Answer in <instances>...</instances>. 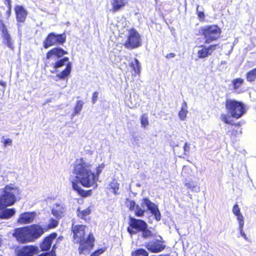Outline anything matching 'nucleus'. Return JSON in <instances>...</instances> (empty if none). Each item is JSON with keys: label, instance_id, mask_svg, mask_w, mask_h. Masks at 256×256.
Masks as SVG:
<instances>
[{"label": "nucleus", "instance_id": "obj_7", "mask_svg": "<svg viewBox=\"0 0 256 256\" xmlns=\"http://www.w3.org/2000/svg\"><path fill=\"white\" fill-rule=\"evenodd\" d=\"M66 41V34L64 33L56 34L54 32H50L44 41L43 46L44 48H48L52 46L62 44Z\"/></svg>", "mask_w": 256, "mask_h": 256}, {"label": "nucleus", "instance_id": "obj_4", "mask_svg": "<svg viewBox=\"0 0 256 256\" xmlns=\"http://www.w3.org/2000/svg\"><path fill=\"white\" fill-rule=\"evenodd\" d=\"M44 228L38 224H32L15 230L14 236L16 240L22 243L34 242L44 233Z\"/></svg>", "mask_w": 256, "mask_h": 256}, {"label": "nucleus", "instance_id": "obj_44", "mask_svg": "<svg viewBox=\"0 0 256 256\" xmlns=\"http://www.w3.org/2000/svg\"><path fill=\"white\" fill-rule=\"evenodd\" d=\"M4 146L6 148L8 146L12 144V140L10 138L4 139Z\"/></svg>", "mask_w": 256, "mask_h": 256}, {"label": "nucleus", "instance_id": "obj_49", "mask_svg": "<svg viewBox=\"0 0 256 256\" xmlns=\"http://www.w3.org/2000/svg\"><path fill=\"white\" fill-rule=\"evenodd\" d=\"M0 85L2 86L3 88V92L5 90L6 88V83L4 81H0Z\"/></svg>", "mask_w": 256, "mask_h": 256}, {"label": "nucleus", "instance_id": "obj_23", "mask_svg": "<svg viewBox=\"0 0 256 256\" xmlns=\"http://www.w3.org/2000/svg\"><path fill=\"white\" fill-rule=\"evenodd\" d=\"M188 112L187 104L185 101H184L182 104L180 110L178 113V116L180 120H185Z\"/></svg>", "mask_w": 256, "mask_h": 256}, {"label": "nucleus", "instance_id": "obj_10", "mask_svg": "<svg viewBox=\"0 0 256 256\" xmlns=\"http://www.w3.org/2000/svg\"><path fill=\"white\" fill-rule=\"evenodd\" d=\"M144 206L147 208V210L150 211V213L154 216V218L157 222L160 220L161 214L157 205L151 202L148 198H144L141 203V206L144 208Z\"/></svg>", "mask_w": 256, "mask_h": 256}, {"label": "nucleus", "instance_id": "obj_16", "mask_svg": "<svg viewBox=\"0 0 256 256\" xmlns=\"http://www.w3.org/2000/svg\"><path fill=\"white\" fill-rule=\"evenodd\" d=\"M16 21L24 23L26 18L28 12L22 6H16L14 8Z\"/></svg>", "mask_w": 256, "mask_h": 256}, {"label": "nucleus", "instance_id": "obj_29", "mask_svg": "<svg viewBox=\"0 0 256 256\" xmlns=\"http://www.w3.org/2000/svg\"><path fill=\"white\" fill-rule=\"evenodd\" d=\"M84 102L82 100H78L76 105L74 108V112L72 114V116L74 117L76 114H78L82 110Z\"/></svg>", "mask_w": 256, "mask_h": 256}, {"label": "nucleus", "instance_id": "obj_19", "mask_svg": "<svg viewBox=\"0 0 256 256\" xmlns=\"http://www.w3.org/2000/svg\"><path fill=\"white\" fill-rule=\"evenodd\" d=\"M128 0H110L112 6V11L115 12L119 10L128 3Z\"/></svg>", "mask_w": 256, "mask_h": 256}, {"label": "nucleus", "instance_id": "obj_2", "mask_svg": "<svg viewBox=\"0 0 256 256\" xmlns=\"http://www.w3.org/2000/svg\"><path fill=\"white\" fill-rule=\"evenodd\" d=\"M85 228L84 225H76L72 228L74 241L80 244L78 251L80 254H86L94 246V238L92 234L85 237Z\"/></svg>", "mask_w": 256, "mask_h": 256}, {"label": "nucleus", "instance_id": "obj_40", "mask_svg": "<svg viewBox=\"0 0 256 256\" xmlns=\"http://www.w3.org/2000/svg\"><path fill=\"white\" fill-rule=\"evenodd\" d=\"M220 119L222 121L227 124H230L231 121L230 120V117L226 114H222L220 116Z\"/></svg>", "mask_w": 256, "mask_h": 256}, {"label": "nucleus", "instance_id": "obj_12", "mask_svg": "<svg viewBox=\"0 0 256 256\" xmlns=\"http://www.w3.org/2000/svg\"><path fill=\"white\" fill-rule=\"evenodd\" d=\"M38 251V248L34 246H19L15 250L17 256H32Z\"/></svg>", "mask_w": 256, "mask_h": 256}, {"label": "nucleus", "instance_id": "obj_17", "mask_svg": "<svg viewBox=\"0 0 256 256\" xmlns=\"http://www.w3.org/2000/svg\"><path fill=\"white\" fill-rule=\"evenodd\" d=\"M36 216L35 212H26L22 214L18 220L20 224H26L32 222Z\"/></svg>", "mask_w": 256, "mask_h": 256}, {"label": "nucleus", "instance_id": "obj_1", "mask_svg": "<svg viewBox=\"0 0 256 256\" xmlns=\"http://www.w3.org/2000/svg\"><path fill=\"white\" fill-rule=\"evenodd\" d=\"M104 164L98 165L96 168V174L91 170V164L82 158L76 160L72 172L76 175L78 182L83 186L90 188L97 186L96 180L104 168Z\"/></svg>", "mask_w": 256, "mask_h": 256}, {"label": "nucleus", "instance_id": "obj_15", "mask_svg": "<svg viewBox=\"0 0 256 256\" xmlns=\"http://www.w3.org/2000/svg\"><path fill=\"white\" fill-rule=\"evenodd\" d=\"M57 234L53 232L49 236H46L42 240L40 245V249L42 251H48L52 246V244L54 240L56 239Z\"/></svg>", "mask_w": 256, "mask_h": 256}, {"label": "nucleus", "instance_id": "obj_6", "mask_svg": "<svg viewBox=\"0 0 256 256\" xmlns=\"http://www.w3.org/2000/svg\"><path fill=\"white\" fill-rule=\"evenodd\" d=\"M226 107L231 116L236 119L242 117L246 111L244 104L234 100H226Z\"/></svg>", "mask_w": 256, "mask_h": 256}, {"label": "nucleus", "instance_id": "obj_39", "mask_svg": "<svg viewBox=\"0 0 256 256\" xmlns=\"http://www.w3.org/2000/svg\"><path fill=\"white\" fill-rule=\"evenodd\" d=\"M237 217V220L238 222L239 226L240 227H244V218L242 214H238V216H236Z\"/></svg>", "mask_w": 256, "mask_h": 256}, {"label": "nucleus", "instance_id": "obj_5", "mask_svg": "<svg viewBox=\"0 0 256 256\" xmlns=\"http://www.w3.org/2000/svg\"><path fill=\"white\" fill-rule=\"evenodd\" d=\"M200 32L204 37V44H208L220 37L221 30L217 25L205 26L201 27Z\"/></svg>", "mask_w": 256, "mask_h": 256}, {"label": "nucleus", "instance_id": "obj_51", "mask_svg": "<svg viewBox=\"0 0 256 256\" xmlns=\"http://www.w3.org/2000/svg\"><path fill=\"white\" fill-rule=\"evenodd\" d=\"M236 132V134L238 133H239L240 134H242V128H238V130H232V133L234 134V132Z\"/></svg>", "mask_w": 256, "mask_h": 256}, {"label": "nucleus", "instance_id": "obj_25", "mask_svg": "<svg viewBox=\"0 0 256 256\" xmlns=\"http://www.w3.org/2000/svg\"><path fill=\"white\" fill-rule=\"evenodd\" d=\"M130 66L136 74H140L141 66L140 62L137 58H135L134 60L130 62Z\"/></svg>", "mask_w": 256, "mask_h": 256}, {"label": "nucleus", "instance_id": "obj_52", "mask_svg": "<svg viewBox=\"0 0 256 256\" xmlns=\"http://www.w3.org/2000/svg\"><path fill=\"white\" fill-rule=\"evenodd\" d=\"M10 14H11V10H8L6 12V15L8 18L10 16Z\"/></svg>", "mask_w": 256, "mask_h": 256}, {"label": "nucleus", "instance_id": "obj_55", "mask_svg": "<svg viewBox=\"0 0 256 256\" xmlns=\"http://www.w3.org/2000/svg\"><path fill=\"white\" fill-rule=\"evenodd\" d=\"M235 125L239 126L240 125V124L238 122L236 124H235Z\"/></svg>", "mask_w": 256, "mask_h": 256}, {"label": "nucleus", "instance_id": "obj_8", "mask_svg": "<svg viewBox=\"0 0 256 256\" xmlns=\"http://www.w3.org/2000/svg\"><path fill=\"white\" fill-rule=\"evenodd\" d=\"M127 48L133 49L141 46V38L138 32L134 28L128 30V38L124 44Z\"/></svg>", "mask_w": 256, "mask_h": 256}, {"label": "nucleus", "instance_id": "obj_21", "mask_svg": "<svg viewBox=\"0 0 256 256\" xmlns=\"http://www.w3.org/2000/svg\"><path fill=\"white\" fill-rule=\"evenodd\" d=\"M72 64L71 62H68L66 65V68L62 72L58 73L56 76L60 80H64L69 76L71 72Z\"/></svg>", "mask_w": 256, "mask_h": 256}, {"label": "nucleus", "instance_id": "obj_45", "mask_svg": "<svg viewBox=\"0 0 256 256\" xmlns=\"http://www.w3.org/2000/svg\"><path fill=\"white\" fill-rule=\"evenodd\" d=\"M98 92H95L93 93L92 102V104H95L98 98Z\"/></svg>", "mask_w": 256, "mask_h": 256}, {"label": "nucleus", "instance_id": "obj_32", "mask_svg": "<svg viewBox=\"0 0 256 256\" xmlns=\"http://www.w3.org/2000/svg\"><path fill=\"white\" fill-rule=\"evenodd\" d=\"M126 205L130 210L134 211L138 204H136L134 200L129 198H126Z\"/></svg>", "mask_w": 256, "mask_h": 256}, {"label": "nucleus", "instance_id": "obj_37", "mask_svg": "<svg viewBox=\"0 0 256 256\" xmlns=\"http://www.w3.org/2000/svg\"><path fill=\"white\" fill-rule=\"evenodd\" d=\"M63 239L62 236H59L56 239V243L54 244L52 246V250L50 252V256H56L55 254V250L56 248V244L62 241Z\"/></svg>", "mask_w": 256, "mask_h": 256}, {"label": "nucleus", "instance_id": "obj_54", "mask_svg": "<svg viewBox=\"0 0 256 256\" xmlns=\"http://www.w3.org/2000/svg\"><path fill=\"white\" fill-rule=\"evenodd\" d=\"M10 3H11V0H5V4H10Z\"/></svg>", "mask_w": 256, "mask_h": 256}, {"label": "nucleus", "instance_id": "obj_53", "mask_svg": "<svg viewBox=\"0 0 256 256\" xmlns=\"http://www.w3.org/2000/svg\"><path fill=\"white\" fill-rule=\"evenodd\" d=\"M7 5L8 6V10H11V8H12L11 3L8 4H7Z\"/></svg>", "mask_w": 256, "mask_h": 256}, {"label": "nucleus", "instance_id": "obj_33", "mask_svg": "<svg viewBox=\"0 0 256 256\" xmlns=\"http://www.w3.org/2000/svg\"><path fill=\"white\" fill-rule=\"evenodd\" d=\"M142 236L144 239L150 238L153 237V234L148 228H144L142 230Z\"/></svg>", "mask_w": 256, "mask_h": 256}, {"label": "nucleus", "instance_id": "obj_43", "mask_svg": "<svg viewBox=\"0 0 256 256\" xmlns=\"http://www.w3.org/2000/svg\"><path fill=\"white\" fill-rule=\"evenodd\" d=\"M104 252V250H103L102 248H100L92 253L90 256H98L100 254L103 253Z\"/></svg>", "mask_w": 256, "mask_h": 256}, {"label": "nucleus", "instance_id": "obj_31", "mask_svg": "<svg viewBox=\"0 0 256 256\" xmlns=\"http://www.w3.org/2000/svg\"><path fill=\"white\" fill-rule=\"evenodd\" d=\"M148 252L144 248H138L132 252V256H148Z\"/></svg>", "mask_w": 256, "mask_h": 256}, {"label": "nucleus", "instance_id": "obj_18", "mask_svg": "<svg viewBox=\"0 0 256 256\" xmlns=\"http://www.w3.org/2000/svg\"><path fill=\"white\" fill-rule=\"evenodd\" d=\"M68 54V52L60 48H55L49 50L46 56L47 59H50L52 56H56L58 58L63 56L64 54Z\"/></svg>", "mask_w": 256, "mask_h": 256}, {"label": "nucleus", "instance_id": "obj_11", "mask_svg": "<svg viewBox=\"0 0 256 256\" xmlns=\"http://www.w3.org/2000/svg\"><path fill=\"white\" fill-rule=\"evenodd\" d=\"M0 30L2 32V43L11 50H14V41L5 24L0 20Z\"/></svg>", "mask_w": 256, "mask_h": 256}, {"label": "nucleus", "instance_id": "obj_42", "mask_svg": "<svg viewBox=\"0 0 256 256\" xmlns=\"http://www.w3.org/2000/svg\"><path fill=\"white\" fill-rule=\"evenodd\" d=\"M199 6H198L196 8V12L200 20H203L204 18V14L203 12L198 10Z\"/></svg>", "mask_w": 256, "mask_h": 256}, {"label": "nucleus", "instance_id": "obj_28", "mask_svg": "<svg viewBox=\"0 0 256 256\" xmlns=\"http://www.w3.org/2000/svg\"><path fill=\"white\" fill-rule=\"evenodd\" d=\"M256 78V68L248 72L246 74V78L249 82H254Z\"/></svg>", "mask_w": 256, "mask_h": 256}, {"label": "nucleus", "instance_id": "obj_50", "mask_svg": "<svg viewBox=\"0 0 256 256\" xmlns=\"http://www.w3.org/2000/svg\"><path fill=\"white\" fill-rule=\"evenodd\" d=\"M176 56V54H174V53H170V54H168L166 56V57L168 58H174V56Z\"/></svg>", "mask_w": 256, "mask_h": 256}, {"label": "nucleus", "instance_id": "obj_13", "mask_svg": "<svg viewBox=\"0 0 256 256\" xmlns=\"http://www.w3.org/2000/svg\"><path fill=\"white\" fill-rule=\"evenodd\" d=\"M129 219L130 227L137 230L138 232H141L144 228H148L147 223L144 220L137 219L132 216H130Z\"/></svg>", "mask_w": 256, "mask_h": 256}, {"label": "nucleus", "instance_id": "obj_20", "mask_svg": "<svg viewBox=\"0 0 256 256\" xmlns=\"http://www.w3.org/2000/svg\"><path fill=\"white\" fill-rule=\"evenodd\" d=\"M64 208L60 204H56L52 210V214L58 219L64 216Z\"/></svg>", "mask_w": 256, "mask_h": 256}, {"label": "nucleus", "instance_id": "obj_14", "mask_svg": "<svg viewBox=\"0 0 256 256\" xmlns=\"http://www.w3.org/2000/svg\"><path fill=\"white\" fill-rule=\"evenodd\" d=\"M144 246L150 252H158L164 249L166 246L160 244L158 240L146 242Z\"/></svg>", "mask_w": 256, "mask_h": 256}, {"label": "nucleus", "instance_id": "obj_34", "mask_svg": "<svg viewBox=\"0 0 256 256\" xmlns=\"http://www.w3.org/2000/svg\"><path fill=\"white\" fill-rule=\"evenodd\" d=\"M134 211V212L135 216H136L142 218L144 216V212L146 210H142L139 205H137Z\"/></svg>", "mask_w": 256, "mask_h": 256}, {"label": "nucleus", "instance_id": "obj_38", "mask_svg": "<svg viewBox=\"0 0 256 256\" xmlns=\"http://www.w3.org/2000/svg\"><path fill=\"white\" fill-rule=\"evenodd\" d=\"M58 224V220L54 218H50V223L48 225V228H53L57 226Z\"/></svg>", "mask_w": 256, "mask_h": 256}, {"label": "nucleus", "instance_id": "obj_26", "mask_svg": "<svg viewBox=\"0 0 256 256\" xmlns=\"http://www.w3.org/2000/svg\"><path fill=\"white\" fill-rule=\"evenodd\" d=\"M72 186L74 190L77 192L80 195L86 196H88V192H86L82 190L81 187L76 182H72Z\"/></svg>", "mask_w": 256, "mask_h": 256}, {"label": "nucleus", "instance_id": "obj_3", "mask_svg": "<svg viewBox=\"0 0 256 256\" xmlns=\"http://www.w3.org/2000/svg\"><path fill=\"white\" fill-rule=\"evenodd\" d=\"M16 191V189L14 188L6 186L3 194L0 196V210L4 209L0 212V218H9L15 214L14 208H5L14 204L16 200L15 194Z\"/></svg>", "mask_w": 256, "mask_h": 256}, {"label": "nucleus", "instance_id": "obj_30", "mask_svg": "<svg viewBox=\"0 0 256 256\" xmlns=\"http://www.w3.org/2000/svg\"><path fill=\"white\" fill-rule=\"evenodd\" d=\"M244 80L242 78H237L232 81V84L234 90H238L244 84Z\"/></svg>", "mask_w": 256, "mask_h": 256}, {"label": "nucleus", "instance_id": "obj_41", "mask_svg": "<svg viewBox=\"0 0 256 256\" xmlns=\"http://www.w3.org/2000/svg\"><path fill=\"white\" fill-rule=\"evenodd\" d=\"M232 212L235 216H238V214H241V212L240 210V208L238 207V206L237 204H236L232 208Z\"/></svg>", "mask_w": 256, "mask_h": 256}, {"label": "nucleus", "instance_id": "obj_36", "mask_svg": "<svg viewBox=\"0 0 256 256\" xmlns=\"http://www.w3.org/2000/svg\"><path fill=\"white\" fill-rule=\"evenodd\" d=\"M142 126L145 128L148 125V117L146 114H143L140 117Z\"/></svg>", "mask_w": 256, "mask_h": 256}, {"label": "nucleus", "instance_id": "obj_47", "mask_svg": "<svg viewBox=\"0 0 256 256\" xmlns=\"http://www.w3.org/2000/svg\"><path fill=\"white\" fill-rule=\"evenodd\" d=\"M244 227H240L238 228V230H240V234L246 240H248V238L246 234L244 232L243 230Z\"/></svg>", "mask_w": 256, "mask_h": 256}, {"label": "nucleus", "instance_id": "obj_48", "mask_svg": "<svg viewBox=\"0 0 256 256\" xmlns=\"http://www.w3.org/2000/svg\"><path fill=\"white\" fill-rule=\"evenodd\" d=\"M184 154H186V152H188L190 150V144L188 142H186L184 144Z\"/></svg>", "mask_w": 256, "mask_h": 256}, {"label": "nucleus", "instance_id": "obj_24", "mask_svg": "<svg viewBox=\"0 0 256 256\" xmlns=\"http://www.w3.org/2000/svg\"><path fill=\"white\" fill-rule=\"evenodd\" d=\"M68 60L69 58L68 57H64L60 59L52 64L53 66L56 69L60 68L64 66L66 64H67L68 62H70Z\"/></svg>", "mask_w": 256, "mask_h": 256}, {"label": "nucleus", "instance_id": "obj_27", "mask_svg": "<svg viewBox=\"0 0 256 256\" xmlns=\"http://www.w3.org/2000/svg\"><path fill=\"white\" fill-rule=\"evenodd\" d=\"M119 185L120 184L116 180H114L108 184V188L111 190L114 194L117 195L118 194V191L119 190Z\"/></svg>", "mask_w": 256, "mask_h": 256}, {"label": "nucleus", "instance_id": "obj_46", "mask_svg": "<svg viewBox=\"0 0 256 256\" xmlns=\"http://www.w3.org/2000/svg\"><path fill=\"white\" fill-rule=\"evenodd\" d=\"M127 230L130 235L136 234L137 233V232H138L137 230H134L132 227H128L127 229Z\"/></svg>", "mask_w": 256, "mask_h": 256}, {"label": "nucleus", "instance_id": "obj_22", "mask_svg": "<svg viewBox=\"0 0 256 256\" xmlns=\"http://www.w3.org/2000/svg\"><path fill=\"white\" fill-rule=\"evenodd\" d=\"M184 184L187 188L193 192H197L200 190V188L198 187L197 182H196L186 180L184 182Z\"/></svg>", "mask_w": 256, "mask_h": 256}, {"label": "nucleus", "instance_id": "obj_9", "mask_svg": "<svg viewBox=\"0 0 256 256\" xmlns=\"http://www.w3.org/2000/svg\"><path fill=\"white\" fill-rule=\"evenodd\" d=\"M218 44H210L208 46L200 45L196 46L197 56L198 58H204L211 56L213 52L216 50Z\"/></svg>", "mask_w": 256, "mask_h": 256}, {"label": "nucleus", "instance_id": "obj_35", "mask_svg": "<svg viewBox=\"0 0 256 256\" xmlns=\"http://www.w3.org/2000/svg\"><path fill=\"white\" fill-rule=\"evenodd\" d=\"M90 210L89 208H86L82 211H80V209L78 210V216L80 218H84L90 214Z\"/></svg>", "mask_w": 256, "mask_h": 256}]
</instances>
